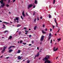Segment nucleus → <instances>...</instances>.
Masks as SVG:
<instances>
[{
    "mask_svg": "<svg viewBox=\"0 0 63 63\" xmlns=\"http://www.w3.org/2000/svg\"><path fill=\"white\" fill-rule=\"evenodd\" d=\"M42 32L43 33V34H44L45 33H46V32H44V31L43 30H42Z\"/></svg>",
    "mask_w": 63,
    "mask_h": 63,
    "instance_id": "aec40b11",
    "label": "nucleus"
},
{
    "mask_svg": "<svg viewBox=\"0 0 63 63\" xmlns=\"http://www.w3.org/2000/svg\"><path fill=\"white\" fill-rule=\"evenodd\" d=\"M44 36L43 35H42L41 36L40 39L41 41V42H42L44 40Z\"/></svg>",
    "mask_w": 63,
    "mask_h": 63,
    "instance_id": "20e7f679",
    "label": "nucleus"
},
{
    "mask_svg": "<svg viewBox=\"0 0 63 63\" xmlns=\"http://www.w3.org/2000/svg\"><path fill=\"white\" fill-rule=\"evenodd\" d=\"M20 34H21V32H19V35H20Z\"/></svg>",
    "mask_w": 63,
    "mask_h": 63,
    "instance_id": "37998d69",
    "label": "nucleus"
},
{
    "mask_svg": "<svg viewBox=\"0 0 63 63\" xmlns=\"http://www.w3.org/2000/svg\"><path fill=\"white\" fill-rule=\"evenodd\" d=\"M33 16H34V15H35V13H33Z\"/></svg>",
    "mask_w": 63,
    "mask_h": 63,
    "instance_id": "4d7b16f0",
    "label": "nucleus"
},
{
    "mask_svg": "<svg viewBox=\"0 0 63 63\" xmlns=\"http://www.w3.org/2000/svg\"><path fill=\"white\" fill-rule=\"evenodd\" d=\"M37 1L36 0H35V3L36 4H37Z\"/></svg>",
    "mask_w": 63,
    "mask_h": 63,
    "instance_id": "a211bd4d",
    "label": "nucleus"
},
{
    "mask_svg": "<svg viewBox=\"0 0 63 63\" xmlns=\"http://www.w3.org/2000/svg\"><path fill=\"white\" fill-rule=\"evenodd\" d=\"M51 31H52V29H50V31L51 32Z\"/></svg>",
    "mask_w": 63,
    "mask_h": 63,
    "instance_id": "79ce46f5",
    "label": "nucleus"
},
{
    "mask_svg": "<svg viewBox=\"0 0 63 63\" xmlns=\"http://www.w3.org/2000/svg\"><path fill=\"white\" fill-rule=\"evenodd\" d=\"M39 55V52L37 54V55H35V57L34 58V59H35L36 58V57H38V56Z\"/></svg>",
    "mask_w": 63,
    "mask_h": 63,
    "instance_id": "0eeeda50",
    "label": "nucleus"
},
{
    "mask_svg": "<svg viewBox=\"0 0 63 63\" xmlns=\"http://www.w3.org/2000/svg\"><path fill=\"white\" fill-rule=\"evenodd\" d=\"M55 0H53V4H55Z\"/></svg>",
    "mask_w": 63,
    "mask_h": 63,
    "instance_id": "dca6fc26",
    "label": "nucleus"
},
{
    "mask_svg": "<svg viewBox=\"0 0 63 63\" xmlns=\"http://www.w3.org/2000/svg\"><path fill=\"white\" fill-rule=\"evenodd\" d=\"M9 57H6V58L7 59H8L9 58Z\"/></svg>",
    "mask_w": 63,
    "mask_h": 63,
    "instance_id": "052dcab7",
    "label": "nucleus"
},
{
    "mask_svg": "<svg viewBox=\"0 0 63 63\" xmlns=\"http://www.w3.org/2000/svg\"><path fill=\"white\" fill-rule=\"evenodd\" d=\"M37 28V26H35V27H34V30H36V29Z\"/></svg>",
    "mask_w": 63,
    "mask_h": 63,
    "instance_id": "4468645a",
    "label": "nucleus"
},
{
    "mask_svg": "<svg viewBox=\"0 0 63 63\" xmlns=\"http://www.w3.org/2000/svg\"><path fill=\"white\" fill-rule=\"evenodd\" d=\"M6 32L8 33V31H5L4 32V33H6Z\"/></svg>",
    "mask_w": 63,
    "mask_h": 63,
    "instance_id": "412c9836",
    "label": "nucleus"
},
{
    "mask_svg": "<svg viewBox=\"0 0 63 63\" xmlns=\"http://www.w3.org/2000/svg\"><path fill=\"white\" fill-rule=\"evenodd\" d=\"M30 62V60H28L27 61V63H29V62Z\"/></svg>",
    "mask_w": 63,
    "mask_h": 63,
    "instance_id": "5701e85b",
    "label": "nucleus"
},
{
    "mask_svg": "<svg viewBox=\"0 0 63 63\" xmlns=\"http://www.w3.org/2000/svg\"><path fill=\"white\" fill-rule=\"evenodd\" d=\"M58 58V57H57L56 58V59H57V58Z\"/></svg>",
    "mask_w": 63,
    "mask_h": 63,
    "instance_id": "e2e57ef3",
    "label": "nucleus"
},
{
    "mask_svg": "<svg viewBox=\"0 0 63 63\" xmlns=\"http://www.w3.org/2000/svg\"><path fill=\"white\" fill-rule=\"evenodd\" d=\"M21 58H22V57H20V56H19L18 57V60H20L21 59Z\"/></svg>",
    "mask_w": 63,
    "mask_h": 63,
    "instance_id": "9d476101",
    "label": "nucleus"
},
{
    "mask_svg": "<svg viewBox=\"0 0 63 63\" xmlns=\"http://www.w3.org/2000/svg\"><path fill=\"white\" fill-rule=\"evenodd\" d=\"M12 37H13L12 36H9V38L8 39V40H9V39H10L11 40V39H12Z\"/></svg>",
    "mask_w": 63,
    "mask_h": 63,
    "instance_id": "f8f14e48",
    "label": "nucleus"
},
{
    "mask_svg": "<svg viewBox=\"0 0 63 63\" xmlns=\"http://www.w3.org/2000/svg\"><path fill=\"white\" fill-rule=\"evenodd\" d=\"M5 28H5H6L3 27V28Z\"/></svg>",
    "mask_w": 63,
    "mask_h": 63,
    "instance_id": "338daca9",
    "label": "nucleus"
},
{
    "mask_svg": "<svg viewBox=\"0 0 63 63\" xmlns=\"http://www.w3.org/2000/svg\"><path fill=\"white\" fill-rule=\"evenodd\" d=\"M11 47H15V46H11Z\"/></svg>",
    "mask_w": 63,
    "mask_h": 63,
    "instance_id": "473e14b6",
    "label": "nucleus"
},
{
    "mask_svg": "<svg viewBox=\"0 0 63 63\" xmlns=\"http://www.w3.org/2000/svg\"><path fill=\"white\" fill-rule=\"evenodd\" d=\"M27 29L25 27H24V29Z\"/></svg>",
    "mask_w": 63,
    "mask_h": 63,
    "instance_id": "2f4dec72",
    "label": "nucleus"
},
{
    "mask_svg": "<svg viewBox=\"0 0 63 63\" xmlns=\"http://www.w3.org/2000/svg\"><path fill=\"white\" fill-rule=\"evenodd\" d=\"M3 26L4 27H5V25L3 24Z\"/></svg>",
    "mask_w": 63,
    "mask_h": 63,
    "instance_id": "09e8293b",
    "label": "nucleus"
},
{
    "mask_svg": "<svg viewBox=\"0 0 63 63\" xmlns=\"http://www.w3.org/2000/svg\"><path fill=\"white\" fill-rule=\"evenodd\" d=\"M35 8V6L34 5L33 6V8Z\"/></svg>",
    "mask_w": 63,
    "mask_h": 63,
    "instance_id": "603ef678",
    "label": "nucleus"
},
{
    "mask_svg": "<svg viewBox=\"0 0 63 63\" xmlns=\"http://www.w3.org/2000/svg\"><path fill=\"white\" fill-rule=\"evenodd\" d=\"M16 19L15 18L14 19V21H16Z\"/></svg>",
    "mask_w": 63,
    "mask_h": 63,
    "instance_id": "e433bc0d",
    "label": "nucleus"
},
{
    "mask_svg": "<svg viewBox=\"0 0 63 63\" xmlns=\"http://www.w3.org/2000/svg\"><path fill=\"white\" fill-rule=\"evenodd\" d=\"M27 33H28L27 32H26L25 33V34H26V35H27Z\"/></svg>",
    "mask_w": 63,
    "mask_h": 63,
    "instance_id": "a19ab883",
    "label": "nucleus"
},
{
    "mask_svg": "<svg viewBox=\"0 0 63 63\" xmlns=\"http://www.w3.org/2000/svg\"><path fill=\"white\" fill-rule=\"evenodd\" d=\"M9 14H11V12H9Z\"/></svg>",
    "mask_w": 63,
    "mask_h": 63,
    "instance_id": "0e129e2a",
    "label": "nucleus"
},
{
    "mask_svg": "<svg viewBox=\"0 0 63 63\" xmlns=\"http://www.w3.org/2000/svg\"><path fill=\"white\" fill-rule=\"evenodd\" d=\"M16 1V0H14L13 1V3H14Z\"/></svg>",
    "mask_w": 63,
    "mask_h": 63,
    "instance_id": "7c9ffc66",
    "label": "nucleus"
},
{
    "mask_svg": "<svg viewBox=\"0 0 63 63\" xmlns=\"http://www.w3.org/2000/svg\"><path fill=\"white\" fill-rule=\"evenodd\" d=\"M51 15H50L49 14V18H51Z\"/></svg>",
    "mask_w": 63,
    "mask_h": 63,
    "instance_id": "f3484780",
    "label": "nucleus"
},
{
    "mask_svg": "<svg viewBox=\"0 0 63 63\" xmlns=\"http://www.w3.org/2000/svg\"><path fill=\"white\" fill-rule=\"evenodd\" d=\"M59 30L57 32V33H58V32H59Z\"/></svg>",
    "mask_w": 63,
    "mask_h": 63,
    "instance_id": "bf43d9fd",
    "label": "nucleus"
},
{
    "mask_svg": "<svg viewBox=\"0 0 63 63\" xmlns=\"http://www.w3.org/2000/svg\"><path fill=\"white\" fill-rule=\"evenodd\" d=\"M2 22V21L0 20V22Z\"/></svg>",
    "mask_w": 63,
    "mask_h": 63,
    "instance_id": "5fc2aeb1",
    "label": "nucleus"
},
{
    "mask_svg": "<svg viewBox=\"0 0 63 63\" xmlns=\"http://www.w3.org/2000/svg\"><path fill=\"white\" fill-rule=\"evenodd\" d=\"M36 18H35L34 19V22H36Z\"/></svg>",
    "mask_w": 63,
    "mask_h": 63,
    "instance_id": "f704fd0d",
    "label": "nucleus"
},
{
    "mask_svg": "<svg viewBox=\"0 0 63 63\" xmlns=\"http://www.w3.org/2000/svg\"><path fill=\"white\" fill-rule=\"evenodd\" d=\"M23 45H25L26 44V43H23Z\"/></svg>",
    "mask_w": 63,
    "mask_h": 63,
    "instance_id": "c9c22d12",
    "label": "nucleus"
},
{
    "mask_svg": "<svg viewBox=\"0 0 63 63\" xmlns=\"http://www.w3.org/2000/svg\"><path fill=\"white\" fill-rule=\"evenodd\" d=\"M24 11H23V12L22 13V15L23 16H24V17H25V14H24Z\"/></svg>",
    "mask_w": 63,
    "mask_h": 63,
    "instance_id": "6e6552de",
    "label": "nucleus"
},
{
    "mask_svg": "<svg viewBox=\"0 0 63 63\" xmlns=\"http://www.w3.org/2000/svg\"><path fill=\"white\" fill-rule=\"evenodd\" d=\"M37 49H39V47H37Z\"/></svg>",
    "mask_w": 63,
    "mask_h": 63,
    "instance_id": "a18cd8bd",
    "label": "nucleus"
},
{
    "mask_svg": "<svg viewBox=\"0 0 63 63\" xmlns=\"http://www.w3.org/2000/svg\"><path fill=\"white\" fill-rule=\"evenodd\" d=\"M57 40L59 41H60V40H61V38L58 39H57Z\"/></svg>",
    "mask_w": 63,
    "mask_h": 63,
    "instance_id": "4be33fe9",
    "label": "nucleus"
},
{
    "mask_svg": "<svg viewBox=\"0 0 63 63\" xmlns=\"http://www.w3.org/2000/svg\"><path fill=\"white\" fill-rule=\"evenodd\" d=\"M50 39V37H49L48 39V40H49V39Z\"/></svg>",
    "mask_w": 63,
    "mask_h": 63,
    "instance_id": "c03bdc74",
    "label": "nucleus"
},
{
    "mask_svg": "<svg viewBox=\"0 0 63 63\" xmlns=\"http://www.w3.org/2000/svg\"><path fill=\"white\" fill-rule=\"evenodd\" d=\"M29 46H31V44H29Z\"/></svg>",
    "mask_w": 63,
    "mask_h": 63,
    "instance_id": "6e6d98bb",
    "label": "nucleus"
},
{
    "mask_svg": "<svg viewBox=\"0 0 63 63\" xmlns=\"http://www.w3.org/2000/svg\"><path fill=\"white\" fill-rule=\"evenodd\" d=\"M33 6V5L32 4H30L28 6V9H29V8L32 7Z\"/></svg>",
    "mask_w": 63,
    "mask_h": 63,
    "instance_id": "423d86ee",
    "label": "nucleus"
},
{
    "mask_svg": "<svg viewBox=\"0 0 63 63\" xmlns=\"http://www.w3.org/2000/svg\"><path fill=\"white\" fill-rule=\"evenodd\" d=\"M42 42H40V45H42Z\"/></svg>",
    "mask_w": 63,
    "mask_h": 63,
    "instance_id": "680f3d73",
    "label": "nucleus"
},
{
    "mask_svg": "<svg viewBox=\"0 0 63 63\" xmlns=\"http://www.w3.org/2000/svg\"><path fill=\"white\" fill-rule=\"evenodd\" d=\"M50 58V56L49 55H47L45 57V58L43 59V61H45V60H46L44 62V63H50L51 61H49L48 60V59H49Z\"/></svg>",
    "mask_w": 63,
    "mask_h": 63,
    "instance_id": "f257e3e1",
    "label": "nucleus"
},
{
    "mask_svg": "<svg viewBox=\"0 0 63 63\" xmlns=\"http://www.w3.org/2000/svg\"><path fill=\"white\" fill-rule=\"evenodd\" d=\"M29 35H27V36L28 37H29Z\"/></svg>",
    "mask_w": 63,
    "mask_h": 63,
    "instance_id": "13d9d810",
    "label": "nucleus"
},
{
    "mask_svg": "<svg viewBox=\"0 0 63 63\" xmlns=\"http://www.w3.org/2000/svg\"><path fill=\"white\" fill-rule=\"evenodd\" d=\"M22 42H23V41L22 40L21 41H20V43H22Z\"/></svg>",
    "mask_w": 63,
    "mask_h": 63,
    "instance_id": "393cba45",
    "label": "nucleus"
},
{
    "mask_svg": "<svg viewBox=\"0 0 63 63\" xmlns=\"http://www.w3.org/2000/svg\"><path fill=\"white\" fill-rule=\"evenodd\" d=\"M10 23H13L11 21L10 22Z\"/></svg>",
    "mask_w": 63,
    "mask_h": 63,
    "instance_id": "774afa93",
    "label": "nucleus"
},
{
    "mask_svg": "<svg viewBox=\"0 0 63 63\" xmlns=\"http://www.w3.org/2000/svg\"><path fill=\"white\" fill-rule=\"evenodd\" d=\"M4 1H6V0H1L0 1V2L1 3V7H4L5 6V3L3 2V1H4Z\"/></svg>",
    "mask_w": 63,
    "mask_h": 63,
    "instance_id": "f03ea898",
    "label": "nucleus"
},
{
    "mask_svg": "<svg viewBox=\"0 0 63 63\" xmlns=\"http://www.w3.org/2000/svg\"><path fill=\"white\" fill-rule=\"evenodd\" d=\"M29 37H31L32 36L31 35H29Z\"/></svg>",
    "mask_w": 63,
    "mask_h": 63,
    "instance_id": "58836bf2",
    "label": "nucleus"
},
{
    "mask_svg": "<svg viewBox=\"0 0 63 63\" xmlns=\"http://www.w3.org/2000/svg\"><path fill=\"white\" fill-rule=\"evenodd\" d=\"M21 18L22 19H23V18L22 17V16H21Z\"/></svg>",
    "mask_w": 63,
    "mask_h": 63,
    "instance_id": "c756f323",
    "label": "nucleus"
},
{
    "mask_svg": "<svg viewBox=\"0 0 63 63\" xmlns=\"http://www.w3.org/2000/svg\"><path fill=\"white\" fill-rule=\"evenodd\" d=\"M11 47H12L11 46L9 47V48H8V49H10V48H11Z\"/></svg>",
    "mask_w": 63,
    "mask_h": 63,
    "instance_id": "a878e982",
    "label": "nucleus"
},
{
    "mask_svg": "<svg viewBox=\"0 0 63 63\" xmlns=\"http://www.w3.org/2000/svg\"><path fill=\"white\" fill-rule=\"evenodd\" d=\"M20 53V50H18L17 52V53Z\"/></svg>",
    "mask_w": 63,
    "mask_h": 63,
    "instance_id": "9b49d317",
    "label": "nucleus"
},
{
    "mask_svg": "<svg viewBox=\"0 0 63 63\" xmlns=\"http://www.w3.org/2000/svg\"><path fill=\"white\" fill-rule=\"evenodd\" d=\"M16 19L17 21L19 19V18H18V17H16Z\"/></svg>",
    "mask_w": 63,
    "mask_h": 63,
    "instance_id": "6ab92c4d",
    "label": "nucleus"
},
{
    "mask_svg": "<svg viewBox=\"0 0 63 63\" xmlns=\"http://www.w3.org/2000/svg\"><path fill=\"white\" fill-rule=\"evenodd\" d=\"M54 20L55 22L56 23V25H58V24L57 23V22H56V18H55Z\"/></svg>",
    "mask_w": 63,
    "mask_h": 63,
    "instance_id": "1a4fd4ad",
    "label": "nucleus"
},
{
    "mask_svg": "<svg viewBox=\"0 0 63 63\" xmlns=\"http://www.w3.org/2000/svg\"><path fill=\"white\" fill-rule=\"evenodd\" d=\"M25 32H28V31H27L26 30V31H25Z\"/></svg>",
    "mask_w": 63,
    "mask_h": 63,
    "instance_id": "ea45409f",
    "label": "nucleus"
},
{
    "mask_svg": "<svg viewBox=\"0 0 63 63\" xmlns=\"http://www.w3.org/2000/svg\"><path fill=\"white\" fill-rule=\"evenodd\" d=\"M53 29H54V26L53 25Z\"/></svg>",
    "mask_w": 63,
    "mask_h": 63,
    "instance_id": "72a5a7b5",
    "label": "nucleus"
},
{
    "mask_svg": "<svg viewBox=\"0 0 63 63\" xmlns=\"http://www.w3.org/2000/svg\"><path fill=\"white\" fill-rule=\"evenodd\" d=\"M40 18H41V19H42V17H40Z\"/></svg>",
    "mask_w": 63,
    "mask_h": 63,
    "instance_id": "69168bd1",
    "label": "nucleus"
},
{
    "mask_svg": "<svg viewBox=\"0 0 63 63\" xmlns=\"http://www.w3.org/2000/svg\"><path fill=\"white\" fill-rule=\"evenodd\" d=\"M37 19L38 20H39V17H37Z\"/></svg>",
    "mask_w": 63,
    "mask_h": 63,
    "instance_id": "8fccbe9b",
    "label": "nucleus"
},
{
    "mask_svg": "<svg viewBox=\"0 0 63 63\" xmlns=\"http://www.w3.org/2000/svg\"><path fill=\"white\" fill-rule=\"evenodd\" d=\"M26 15L27 16H28V14H27V12H26Z\"/></svg>",
    "mask_w": 63,
    "mask_h": 63,
    "instance_id": "864d4df0",
    "label": "nucleus"
},
{
    "mask_svg": "<svg viewBox=\"0 0 63 63\" xmlns=\"http://www.w3.org/2000/svg\"><path fill=\"white\" fill-rule=\"evenodd\" d=\"M10 0H8L9 3H10Z\"/></svg>",
    "mask_w": 63,
    "mask_h": 63,
    "instance_id": "3c124183",
    "label": "nucleus"
},
{
    "mask_svg": "<svg viewBox=\"0 0 63 63\" xmlns=\"http://www.w3.org/2000/svg\"><path fill=\"white\" fill-rule=\"evenodd\" d=\"M2 23H5L6 24H9V23H7L5 22H2Z\"/></svg>",
    "mask_w": 63,
    "mask_h": 63,
    "instance_id": "2eb2a0df",
    "label": "nucleus"
},
{
    "mask_svg": "<svg viewBox=\"0 0 63 63\" xmlns=\"http://www.w3.org/2000/svg\"><path fill=\"white\" fill-rule=\"evenodd\" d=\"M53 49L54 51H56L57 50V49H58V48H57V47H55L53 48Z\"/></svg>",
    "mask_w": 63,
    "mask_h": 63,
    "instance_id": "39448f33",
    "label": "nucleus"
},
{
    "mask_svg": "<svg viewBox=\"0 0 63 63\" xmlns=\"http://www.w3.org/2000/svg\"><path fill=\"white\" fill-rule=\"evenodd\" d=\"M45 27V25H43V27Z\"/></svg>",
    "mask_w": 63,
    "mask_h": 63,
    "instance_id": "de8ad7c7",
    "label": "nucleus"
},
{
    "mask_svg": "<svg viewBox=\"0 0 63 63\" xmlns=\"http://www.w3.org/2000/svg\"><path fill=\"white\" fill-rule=\"evenodd\" d=\"M6 6L7 7H8L9 6V5L8 4L6 5Z\"/></svg>",
    "mask_w": 63,
    "mask_h": 63,
    "instance_id": "c85d7f7f",
    "label": "nucleus"
},
{
    "mask_svg": "<svg viewBox=\"0 0 63 63\" xmlns=\"http://www.w3.org/2000/svg\"><path fill=\"white\" fill-rule=\"evenodd\" d=\"M21 26V25H18L17 26V27H19V26Z\"/></svg>",
    "mask_w": 63,
    "mask_h": 63,
    "instance_id": "b1692460",
    "label": "nucleus"
},
{
    "mask_svg": "<svg viewBox=\"0 0 63 63\" xmlns=\"http://www.w3.org/2000/svg\"><path fill=\"white\" fill-rule=\"evenodd\" d=\"M16 22L17 23H19V22L18 21H17Z\"/></svg>",
    "mask_w": 63,
    "mask_h": 63,
    "instance_id": "49530a36",
    "label": "nucleus"
},
{
    "mask_svg": "<svg viewBox=\"0 0 63 63\" xmlns=\"http://www.w3.org/2000/svg\"><path fill=\"white\" fill-rule=\"evenodd\" d=\"M6 47H3V48L2 51L1 52V53H4L5 51V50L6 49Z\"/></svg>",
    "mask_w": 63,
    "mask_h": 63,
    "instance_id": "7ed1b4c3",
    "label": "nucleus"
},
{
    "mask_svg": "<svg viewBox=\"0 0 63 63\" xmlns=\"http://www.w3.org/2000/svg\"><path fill=\"white\" fill-rule=\"evenodd\" d=\"M13 50V49H10L9 51L8 52H11Z\"/></svg>",
    "mask_w": 63,
    "mask_h": 63,
    "instance_id": "ddd939ff",
    "label": "nucleus"
},
{
    "mask_svg": "<svg viewBox=\"0 0 63 63\" xmlns=\"http://www.w3.org/2000/svg\"><path fill=\"white\" fill-rule=\"evenodd\" d=\"M47 29H45V31H47Z\"/></svg>",
    "mask_w": 63,
    "mask_h": 63,
    "instance_id": "4c0bfd02",
    "label": "nucleus"
},
{
    "mask_svg": "<svg viewBox=\"0 0 63 63\" xmlns=\"http://www.w3.org/2000/svg\"><path fill=\"white\" fill-rule=\"evenodd\" d=\"M52 39H51V41H50V43H51H51H52Z\"/></svg>",
    "mask_w": 63,
    "mask_h": 63,
    "instance_id": "cd10ccee",
    "label": "nucleus"
},
{
    "mask_svg": "<svg viewBox=\"0 0 63 63\" xmlns=\"http://www.w3.org/2000/svg\"><path fill=\"white\" fill-rule=\"evenodd\" d=\"M51 36V33H50L49 34V36Z\"/></svg>",
    "mask_w": 63,
    "mask_h": 63,
    "instance_id": "bb28decb",
    "label": "nucleus"
}]
</instances>
